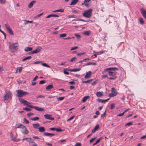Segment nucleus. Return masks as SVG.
I'll use <instances>...</instances> for the list:
<instances>
[{"label": "nucleus", "instance_id": "obj_22", "mask_svg": "<svg viewBox=\"0 0 146 146\" xmlns=\"http://www.w3.org/2000/svg\"><path fill=\"white\" fill-rule=\"evenodd\" d=\"M78 1V0H73L71 2L70 5H73L76 4Z\"/></svg>", "mask_w": 146, "mask_h": 146}, {"label": "nucleus", "instance_id": "obj_13", "mask_svg": "<svg viewBox=\"0 0 146 146\" xmlns=\"http://www.w3.org/2000/svg\"><path fill=\"white\" fill-rule=\"evenodd\" d=\"M44 135L46 136H52L55 135V134L54 133H50L46 132H44L43 133Z\"/></svg>", "mask_w": 146, "mask_h": 146}, {"label": "nucleus", "instance_id": "obj_51", "mask_svg": "<svg viewBox=\"0 0 146 146\" xmlns=\"http://www.w3.org/2000/svg\"><path fill=\"white\" fill-rule=\"evenodd\" d=\"M56 129L55 130H56L57 132H60L62 131L61 129L60 128H56Z\"/></svg>", "mask_w": 146, "mask_h": 146}, {"label": "nucleus", "instance_id": "obj_26", "mask_svg": "<svg viewBox=\"0 0 146 146\" xmlns=\"http://www.w3.org/2000/svg\"><path fill=\"white\" fill-rule=\"evenodd\" d=\"M110 69V71H111V70L113 71H115V70H119L118 68H117L115 67H111V68H109Z\"/></svg>", "mask_w": 146, "mask_h": 146}, {"label": "nucleus", "instance_id": "obj_24", "mask_svg": "<svg viewBox=\"0 0 146 146\" xmlns=\"http://www.w3.org/2000/svg\"><path fill=\"white\" fill-rule=\"evenodd\" d=\"M91 33L90 31H87L84 32L83 34L86 36H89Z\"/></svg>", "mask_w": 146, "mask_h": 146}, {"label": "nucleus", "instance_id": "obj_18", "mask_svg": "<svg viewBox=\"0 0 146 146\" xmlns=\"http://www.w3.org/2000/svg\"><path fill=\"white\" fill-rule=\"evenodd\" d=\"M109 75L110 76H115L116 73L115 72H113L111 71H109L108 72Z\"/></svg>", "mask_w": 146, "mask_h": 146}, {"label": "nucleus", "instance_id": "obj_33", "mask_svg": "<svg viewBox=\"0 0 146 146\" xmlns=\"http://www.w3.org/2000/svg\"><path fill=\"white\" fill-rule=\"evenodd\" d=\"M92 81V79H91L87 81H83V83H90Z\"/></svg>", "mask_w": 146, "mask_h": 146}, {"label": "nucleus", "instance_id": "obj_61", "mask_svg": "<svg viewBox=\"0 0 146 146\" xmlns=\"http://www.w3.org/2000/svg\"><path fill=\"white\" fill-rule=\"evenodd\" d=\"M108 77V75H102V78H107Z\"/></svg>", "mask_w": 146, "mask_h": 146}, {"label": "nucleus", "instance_id": "obj_45", "mask_svg": "<svg viewBox=\"0 0 146 146\" xmlns=\"http://www.w3.org/2000/svg\"><path fill=\"white\" fill-rule=\"evenodd\" d=\"M66 36V34H63L60 35V36L61 37H64Z\"/></svg>", "mask_w": 146, "mask_h": 146}, {"label": "nucleus", "instance_id": "obj_36", "mask_svg": "<svg viewBox=\"0 0 146 146\" xmlns=\"http://www.w3.org/2000/svg\"><path fill=\"white\" fill-rule=\"evenodd\" d=\"M77 60V58L76 57H74L71 59L70 61V62H73L74 61H76Z\"/></svg>", "mask_w": 146, "mask_h": 146}, {"label": "nucleus", "instance_id": "obj_27", "mask_svg": "<svg viewBox=\"0 0 146 146\" xmlns=\"http://www.w3.org/2000/svg\"><path fill=\"white\" fill-rule=\"evenodd\" d=\"M96 95L98 97H100L103 95V92H97Z\"/></svg>", "mask_w": 146, "mask_h": 146}, {"label": "nucleus", "instance_id": "obj_43", "mask_svg": "<svg viewBox=\"0 0 146 146\" xmlns=\"http://www.w3.org/2000/svg\"><path fill=\"white\" fill-rule=\"evenodd\" d=\"M23 120L24 122L26 123V124H28L29 123V121H28L27 119L25 118H24L23 119Z\"/></svg>", "mask_w": 146, "mask_h": 146}, {"label": "nucleus", "instance_id": "obj_2", "mask_svg": "<svg viewBox=\"0 0 146 146\" xmlns=\"http://www.w3.org/2000/svg\"><path fill=\"white\" fill-rule=\"evenodd\" d=\"M19 45L18 43H9V48L11 50V52H16L18 50V46Z\"/></svg>", "mask_w": 146, "mask_h": 146}, {"label": "nucleus", "instance_id": "obj_44", "mask_svg": "<svg viewBox=\"0 0 146 146\" xmlns=\"http://www.w3.org/2000/svg\"><path fill=\"white\" fill-rule=\"evenodd\" d=\"M64 97H59L57 98V100H58L61 101L63 100L64 99Z\"/></svg>", "mask_w": 146, "mask_h": 146}, {"label": "nucleus", "instance_id": "obj_47", "mask_svg": "<svg viewBox=\"0 0 146 146\" xmlns=\"http://www.w3.org/2000/svg\"><path fill=\"white\" fill-rule=\"evenodd\" d=\"M81 68H79L78 69H73L74 72H77L80 70Z\"/></svg>", "mask_w": 146, "mask_h": 146}, {"label": "nucleus", "instance_id": "obj_56", "mask_svg": "<svg viewBox=\"0 0 146 146\" xmlns=\"http://www.w3.org/2000/svg\"><path fill=\"white\" fill-rule=\"evenodd\" d=\"M45 83V81L44 80H41L40 81L39 84H42Z\"/></svg>", "mask_w": 146, "mask_h": 146}, {"label": "nucleus", "instance_id": "obj_10", "mask_svg": "<svg viewBox=\"0 0 146 146\" xmlns=\"http://www.w3.org/2000/svg\"><path fill=\"white\" fill-rule=\"evenodd\" d=\"M10 135L11 140L14 142H17L19 140V139H17L16 137H14V135L12 133V131H11Z\"/></svg>", "mask_w": 146, "mask_h": 146}, {"label": "nucleus", "instance_id": "obj_48", "mask_svg": "<svg viewBox=\"0 0 146 146\" xmlns=\"http://www.w3.org/2000/svg\"><path fill=\"white\" fill-rule=\"evenodd\" d=\"M68 18H76V16L75 15H68Z\"/></svg>", "mask_w": 146, "mask_h": 146}, {"label": "nucleus", "instance_id": "obj_52", "mask_svg": "<svg viewBox=\"0 0 146 146\" xmlns=\"http://www.w3.org/2000/svg\"><path fill=\"white\" fill-rule=\"evenodd\" d=\"M44 96L42 95H39L36 97V98H44Z\"/></svg>", "mask_w": 146, "mask_h": 146}, {"label": "nucleus", "instance_id": "obj_30", "mask_svg": "<svg viewBox=\"0 0 146 146\" xmlns=\"http://www.w3.org/2000/svg\"><path fill=\"white\" fill-rule=\"evenodd\" d=\"M33 127L35 128H37L40 125L39 123H37L36 124H33Z\"/></svg>", "mask_w": 146, "mask_h": 146}, {"label": "nucleus", "instance_id": "obj_5", "mask_svg": "<svg viewBox=\"0 0 146 146\" xmlns=\"http://www.w3.org/2000/svg\"><path fill=\"white\" fill-rule=\"evenodd\" d=\"M12 93L10 91H8L6 92V94L4 96V101L7 100L9 99H11L12 98Z\"/></svg>", "mask_w": 146, "mask_h": 146}, {"label": "nucleus", "instance_id": "obj_8", "mask_svg": "<svg viewBox=\"0 0 146 146\" xmlns=\"http://www.w3.org/2000/svg\"><path fill=\"white\" fill-rule=\"evenodd\" d=\"M23 128L21 129H22L21 130L22 133L25 135L27 134L29 132L28 130L25 126L23 125Z\"/></svg>", "mask_w": 146, "mask_h": 146}, {"label": "nucleus", "instance_id": "obj_31", "mask_svg": "<svg viewBox=\"0 0 146 146\" xmlns=\"http://www.w3.org/2000/svg\"><path fill=\"white\" fill-rule=\"evenodd\" d=\"M109 71H110L109 68L104 69V71L102 72V73L103 74L107 72H108Z\"/></svg>", "mask_w": 146, "mask_h": 146}, {"label": "nucleus", "instance_id": "obj_23", "mask_svg": "<svg viewBox=\"0 0 146 146\" xmlns=\"http://www.w3.org/2000/svg\"><path fill=\"white\" fill-rule=\"evenodd\" d=\"M90 98V96H86L84 97L82 99V101L83 102H85L88 99Z\"/></svg>", "mask_w": 146, "mask_h": 146}, {"label": "nucleus", "instance_id": "obj_59", "mask_svg": "<svg viewBox=\"0 0 146 146\" xmlns=\"http://www.w3.org/2000/svg\"><path fill=\"white\" fill-rule=\"evenodd\" d=\"M33 115V113H27V115L28 117H30L32 115Z\"/></svg>", "mask_w": 146, "mask_h": 146}, {"label": "nucleus", "instance_id": "obj_63", "mask_svg": "<svg viewBox=\"0 0 146 146\" xmlns=\"http://www.w3.org/2000/svg\"><path fill=\"white\" fill-rule=\"evenodd\" d=\"M85 54V53H78L77 54V55L78 56H80V55H83Z\"/></svg>", "mask_w": 146, "mask_h": 146}, {"label": "nucleus", "instance_id": "obj_50", "mask_svg": "<svg viewBox=\"0 0 146 146\" xmlns=\"http://www.w3.org/2000/svg\"><path fill=\"white\" fill-rule=\"evenodd\" d=\"M23 69V67L22 66H21L19 68H18V70H19V72H21L22 71Z\"/></svg>", "mask_w": 146, "mask_h": 146}, {"label": "nucleus", "instance_id": "obj_3", "mask_svg": "<svg viewBox=\"0 0 146 146\" xmlns=\"http://www.w3.org/2000/svg\"><path fill=\"white\" fill-rule=\"evenodd\" d=\"M16 92H17L16 96L19 98H21L29 94L27 92L20 90H17Z\"/></svg>", "mask_w": 146, "mask_h": 146}, {"label": "nucleus", "instance_id": "obj_41", "mask_svg": "<svg viewBox=\"0 0 146 146\" xmlns=\"http://www.w3.org/2000/svg\"><path fill=\"white\" fill-rule=\"evenodd\" d=\"M115 108V104L113 103H112L111 104V106L110 108V109H112Z\"/></svg>", "mask_w": 146, "mask_h": 146}, {"label": "nucleus", "instance_id": "obj_49", "mask_svg": "<svg viewBox=\"0 0 146 146\" xmlns=\"http://www.w3.org/2000/svg\"><path fill=\"white\" fill-rule=\"evenodd\" d=\"M58 12L63 13L64 12V9H58Z\"/></svg>", "mask_w": 146, "mask_h": 146}, {"label": "nucleus", "instance_id": "obj_53", "mask_svg": "<svg viewBox=\"0 0 146 146\" xmlns=\"http://www.w3.org/2000/svg\"><path fill=\"white\" fill-rule=\"evenodd\" d=\"M98 101L99 102H101L102 103L104 102V100H102L100 98H99L98 99Z\"/></svg>", "mask_w": 146, "mask_h": 146}, {"label": "nucleus", "instance_id": "obj_58", "mask_svg": "<svg viewBox=\"0 0 146 146\" xmlns=\"http://www.w3.org/2000/svg\"><path fill=\"white\" fill-rule=\"evenodd\" d=\"M6 0H0V3L1 4L5 3Z\"/></svg>", "mask_w": 146, "mask_h": 146}, {"label": "nucleus", "instance_id": "obj_42", "mask_svg": "<svg viewBox=\"0 0 146 146\" xmlns=\"http://www.w3.org/2000/svg\"><path fill=\"white\" fill-rule=\"evenodd\" d=\"M23 110H25L27 111H31V109L27 108H23Z\"/></svg>", "mask_w": 146, "mask_h": 146}, {"label": "nucleus", "instance_id": "obj_14", "mask_svg": "<svg viewBox=\"0 0 146 146\" xmlns=\"http://www.w3.org/2000/svg\"><path fill=\"white\" fill-rule=\"evenodd\" d=\"M41 48L40 47L37 48L35 50L32 51L33 54L36 53L40 52L41 50Z\"/></svg>", "mask_w": 146, "mask_h": 146}, {"label": "nucleus", "instance_id": "obj_20", "mask_svg": "<svg viewBox=\"0 0 146 146\" xmlns=\"http://www.w3.org/2000/svg\"><path fill=\"white\" fill-rule=\"evenodd\" d=\"M53 88L52 84L48 85L46 88V89L47 90H50Z\"/></svg>", "mask_w": 146, "mask_h": 146}, {"label": "nucleus", "instance_id": "obj_28", "mask_svg": "<svg viewBox=\"0 0 146 146\" xmlns=\"http://www.w3.org/2000/svg\"><path fill=\"white\" fill-rule=\"evenodd\" d=\"M31 58H32L31 56H28V57H25V58H23L22 59V61L23 62V61H24L30 59Z\"/></svg>", "mask_w": 146, "mask_h": 146}, {"label": "nucleus", "instance_id": "obj_54", "mask_svg": "<svg viewBox=\"0 0 146 146\" xmlns=\"http://www.w3.org/2000/svg\"><path fill=\"white\" fill-rule=\"evenodd\" d=\"M0 32H1L2 33H3V34L4 35V36H5V38H6V34H5V33H4V31H2V30H1V29H0Z\"/></svg>", "mask_w": 146, "mask_h": 146}, {"label": "nucleus", "instance_id": "obj_21", "mask_svg": "<svg viewBox=\"0 0 146 146\" xmlns=\"http://www.w3.org/2000/svg\"><path fill=\"white\" fill-rule=\"evenodd\" d=\"M24 50L25 51L28 52L32 50V47H27L25 48Z\"/></svg>", "mask_w": 146, "mask_h": 146}, {"label": "nucleus", "instance_id": "obj_16", "mask_svg": "<svg viewBox=\"0 0 146 146\" xmlns=\"http://www.w3.org/2000/svg\"><path fill=\"white\" fill-rule=\"evenodd\" d=\"M38 131L41 132H43L45 131V129L44 127H41L38 128Z\"/></svg>", "mask_w": 146, "mask_h": 146}, {"label": "nucleus", "instance_id": "obj_60", "mask_svg": "<svg viewBox=\"0 0 146 146\" xmlns=\"http://www.w3.org/2000/svg\"><path fill=\"white\" fill-rule=\"evenodd\" d=\"M124 113L123 112L122 113L119 114L117 115V116H121L123 115L124 114Z\"/></svg>", "mask_w": 146, "mask_h": 146}, {"label": "nucleus", "instance_id": "obj_39", "mask_svg": "<svg viewBox=\"0 0 146 146\" xmlns=\"http://www.w3.org/2000/svg\"><path fill=\"white\" fill-rule=\"evenodd\" d=\"M106 110L101 115V117L102 118H104V117L105 115L106 114Z\"/></svg>", "mask_w": 146, "mask_h": 146}, {"label": "nucleus", "instance_id": "obj_4", "mask_svg": "<svg viewBox=\"0 0 146 146\" xmlns=\"http://www.w3.org/2000/svg\"><path fill=\"white\" fill-rule=\"evenodd\" d=\"M92 11L91 9L85 11L82 13V15L84 17L89 18H90L92 15Z\"/></svg>", "mask_w": 146, "mask_h": 146}, {"label": "nucleus", "instance_id": "obj_64", "mask_svg": "<svg viewBox=\"0 0 146 146\" xmlns=\"http://www.w3.org/2000/svg\"><path fill=\"white\" fill-rule=\"evenodd\" d=\"M75 146H81V145L80 143H76Z\"/></svg>", "mask_w": 146, "mask_h": 146}, {"label": "nucleus", "instance_id": "obj_57", "mask_svg": "<svg viewBox=\"0 0 146 146\" xmlns=\"http://www.w3.org/2000/svg\"><path fill=\"white\" fill-rule=\"evenodd\" d=\"M52 17H58L59 16L56 14H52Z\"/></svg>", "mask_w": 146, "mask_h": 146}, {"label": "nucleus", "instance_id": "obj_37", "mask_svg": "<svg viewBox=\"0 0 146 146\" xmlns=\"http://www.w3.org/2000/svg\"><path fill=\"white\" fill-rule=\"evenodd\" d=\"M41 65L47 67L48 68H50V66L48 65L46 63H42Z\"/></svg>", "mask_w": 146, "mask_h": 146}, {"label": "nucleus", "instance_id": "obj_35", "mask_svg": "<svg viewBox=\"0 0 146 146\" xmlns=\"http://www.w3.org/2000/svg\"><path fill=\"white\" fill-rule=\"evenodd\" d=\"M31 120L33 121H36L39 119V118L38 117H35L31 118Z\"/></svg>", "mask_w": 146, "mask_h": 146}, {"label": "nucleus", "instance_id": "obj_15", "mask_svg": "<svg viewBox=\"0 0 146 146\" xmlns=\"http://www.w3.org/2000/svg\"><path fill=\"white\" fill-rule=\"evenodd\" d=\"M36 1H33L31 3H30L28 5V7L29 8H31L33 6L34 4L35 3Z\"/></svg>", "mask_w": 146, "mask_h": 146}, {"label": "nucleus", "instance_id": "obj_19", "mask_svg": "<svg viewBox=\"0 0 146 146\" xmlns=\"http://www.w3.org/2000/svg\"><path fill=\"white\" fill-rule=\"evenodd\" d=\"M141 13L143 16H144V15H146V11L143 8H141Z\"/></svg>", "mask_w": 146, "mask_h": 146}, {"label": "nucleus", "instance_id": "obj_29", "mask_svg": "<svg viewBox=\"0 0 146 146\" xmlns=\"http://www.w3.org/2000/svg\"><path fill=\"white\" fill-rule=\"evenodd\" d=\"M117 78V77L116 76H113L112 77L108 78V79L111 80H115Z\"/></svg>", "mask_w": 146, "mask_h": 146}, {"label": "nucleus", "instance_id": "obj_55", "mask_svg": "<svg viewBox=\"0 0 146 146\" xmlns=\"http://www.w3.org/2000/svg\"><path fill=\"white\" fill-rule=\"evenodd\" d=\"M28 139L30 140L31 141V143H34V140L32 139L31 137L29 138Z\"/></svg>", "mask_w": 146, "mask_h": 146}, {"label": "nucleus", "instance_id": "obj_11", "mask_svg": "<svg viewBox=\"0 0 146 146\" xmlns=\"http://www.w3.org/2000/svg\"><path fill=\"white\" fill-rule=\"evenodd\" d=\"M92 72L91 71H89L86 73V75L84 77V78L85 79H88L89 78L91 75Z\"/></svg>", "mask_w": 146, "mask_h": 146}, {"label": "nucleus", "instance_id": "obj_40", "mask_svg": "<svg viewBox=\"0 0 146 146\" xmlns=\"http://www.w3.org/2000/svg\"><path fill=\"white\" fill-rule=\"evenodd\" d=\"M74 35L77 37V38L78 39H79L81 37L80 35L77 34H74Z\"/></svg>", "mask_w": 146, "mask_h": 146}, {"label": "nucleus", "instance_id": "obj_7", "mask_svg": "<svg viewBox=\"0 0 146 146\" xmlns=\"http://www.w3.org/2000/svg\"><path fill=\"white\" fill-rule=\"evenodd\" d=\"M5 27L7 29L9 33L13 35L14 34L13 32L9 25L7 24H6L5 25Z\"/></svg>", "mask_w": 146, "mask_h": 146}, {"label": "nucleus", "instance_id": "obj_32", "mask_svg": "<svg viewBox=\"0 0 146 146\" xmlns=\"http://www.w3.org/2000/svg\"><path fill=\"white\" fill-rule=\"evenodd\" d=\"M102 139V137H101L99 138L97 141L93 144V145H95L99 142L100 140Z\"/></svg>", "mask_w": 146, "mask_h": 146}, {"label": "nucleus", "instance_id": "obj_12", "mask_svg": "<svg viewBox=\"0 0 146 146\" xmlns=\"http://www.w3.org/2000/svg\"><path fill=\"white\" fill-rule=\"evenodd\" d=\"M91 0H85L84 3L82 4V5H84L86 7H88L89 6V4L88 3Z\"/></svg>", "mask_w": 146, "mask_h": 146}, {"label": "nucleus", "instance_id": "obj_1", "mask_svg": "<svg viewBox=\"0 0 146 146\" xmlns=\"http://www.w3.org/2000/svg\"><path fill=\"white\" fill-rule=\"evenodd\" d=\"M19 100L21 104H23L24 105L27 107H29L31 108H34L36 110L38 111H42L44 110V109L43 108H40L37 106H33L31 105H29L28 104H30V103L27 102L26 100L23 99L19 98Z\"/></svg>", "mask_w": 146, "mask_h": 146}, {"label": "nucleus", "instance_id": "obj_25", "mask_svg": "<svg viewBox=\"0 0 146 146\" xmlns=\"http://www.w3.org/2000/svg\"><path fill=\"white\" fill-rule=\"evenodd\" d=\"M23 125L21 124H18L16 125L15 128H20L22 129L23 128Z\"/></svg>", "mask_w": 146, "mask_h": 146}, {"label": "nucleus", "instance_id": "obj_6", "mask_svg": "<svg viewBox=\"0 0 146 146\" xmlns=\"http://www.w3.org/2000/svg\"><path fill=\"white\" fill-rule=\"evenodd\" d=\"M111 93L109 94V96L110 97H113L116 96L117 94V90L113 87L111 88Z\"/></svg>", "mask_w": 146, "mask_h": 146}, {"label": "nucleus", "instance_id": "obj_62", "mask_svg": "<svg viewBox=\"0 0 146 146\" xmlns=\"http://www.w3.org/2000/svg\"><path fill=\"white\" fill-rule=\"evenodd\" d=\"M69 83L71 84H75V82L73 81H70L69 82Z\"/></svg>", "mask_w": 146, "mask_h": 146}, {"label": "nucleus", "instance_id": "obj_9", "mask_svg": "<svg viewBox=\"0 0 146 146\" xmlns=\"http://www.w3.org/2000/svg\"><path fill=\"white\" fill-rule=\"evenodd\" d=\"M44 116L47 119H48L51 120H54V118L52 117V115L49 114H46L44 115Z\"/></svg>", "mask_w": 146, "mask_h": 146}, {"label": "nucleus", "instance_id": "obj_38", "mask_svg": "<svg viewBox=\"0 0 146 146\" xmlns=\"http://www.w3.org/2000/svg\"><path fill=\"white\" fill-rule=\"evenodd\" d=\"M133 124V122H128L125 124V126H130L131 125Z\"/></svg>", "mask_w": 146, "mask_h": 146}, {"label": "nucleus", "instance_id": "obj_34", "mask_svg": "<svg viewBox=\"0 0 146 146\" xmlns=\"http://www.w3.org/2000/svg\"><path fill=\"white\" fill-rule=\"evenodd\" d=\"M139 21L140 23L142 25H143L144 23L143 19L141 17H140L139 18Z\"/></svg>", "mask_w": 146, "mask_h": 146}, {"label": "nucleus", "instance_id": "obj_17", "mask_svg": "<svg viewBox=\"0 0 146 146\" xmlns=\"http://www.w3.org/2000/svg\"><path fill=\"white\" fill-rule=\"evenodd\" d=\"M99 126L98 125H96L95 127L92 130V133L95 132L99 128Z\"/></svg>", "mask_w": 146, "mask_h": 146}, {"label": "nucleus", "instance_id": "obj_46", "mask_svg": "<svg viewBox=\"0 0 146 146\" xmlns=\"http://www.w3.org/2000/svg\"><path fill=\"white\" fill-rule=\"evenodd\" d=\"M78 48V46H75V47L71 48L70 50H74L76 49H77Z\"/></svg>", "mask_w": 146, "mask_h": 146}]
</instances>
